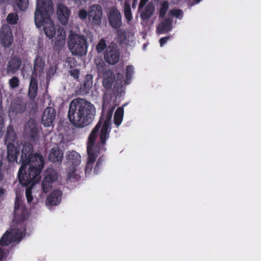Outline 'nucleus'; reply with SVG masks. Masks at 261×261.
I'll use <instances>...</instances> for the list:
<instances>
[{
	"label": "nucleus",
	"mask_w": 261,
	"mask_h": 261,
	"mask_svg": "<svg viewBox=\"0 0 261 261\" xmlns=\"http://www.w3.org/2000/svg\"><path fill=\"white\" fill-rule=\"evenodd\" d=\"M124 111L121 107L118 108L114 115V122L116 125L119 126L122 122L123 117Z\"/></svg>",
	"instance_id": "27"
},
{
	"label": "nucleus",
	"mask_w": 261,
	"mask_h": 261,
	"mask_svg": "<svg viewBox=\"0 0 261 261\" xmlns=\"http://www.w3.org/2000/svg\"><path fill=\"white\" fill-rule=\"evenodd\" d=\"M45 60L40 57H37L34 62V72L32 75L36 76L40 75L43 72Z\"/></svg>",
	"instance_id": "16"
},
{
	"label": "nucleus",
	"mask_w": 261,
	"mask_h": 261,
	"mask_svg": "<svg viewBox=\"0 0 261 261\" xmlns=\"http://www.w3.org/2000/svg\"><path fill=\"white\" fill-rule=\"evenodd\" d=\"M66 158L67 164L71 167L67 173L68 179L71 182L79 180L81 176L76 170L75 167L81 163L80 154L75 151H69L66 153Z\"/></svg>",
	"instance_id": "6"
},
{
	"label": "nucleus",
	"mask_w": 261,
	"mask_h": 261,
	"mask_svg": "<svg viewBox=\"0 0 261 261\" xmlns=\"http://www.w3.org/2000/svg\"><path fill=\"white\" fill-rule=\"evenodd\" d=\"M119 49L115 44L112 43L107 47L104 54V59L107 62L115 64L119 61Z\"/></svg>",
	"instance_id": "9"
},
{
	"label": "nucleus",
	"mask_w": 261,
	"mask_h": 261,
	"mask_svg": "<svg viewBox=\"0 0 261 261\" xmlns=\"http://www.w3.org/2000/svg\"><path fill=\"white\" fill-rule=\"evenodd\" d=\"M9 85L11 88H15L19 86V80L17 77L14 76L9 80Z\"/></svg>",
	"instance_id": "37"
},
{
	"label": "nucleus",
	"mask_w": 261,
	"mask_h": 261,
	"mask_svg": "<svg viewBox=\"0 0 261 261\" xmlns=\"http://www.w3.org/2000/svg\"><path fill=\"white\" fill-rule=\"evenodd\" d=\"M5 193V190L4 189L0 188V197L2 196Z\"/></svg>",
	"instance_id": "46"
},
{
	"label": "nucleus",
	"mask_w": 261,
	"mask_h": 261,
	"mask_svg": "<svg viewBox=\"0 0 261 261\" xmlns=\"http://www.w3.org/2000/svg\"><path fill=\"white\" fill-rule=\"evenodd\" d=\"M70 74L71 75H72L74 78H77L78 77V74H79V71L77 70H71L70 71Z\"/></svg>",
	"instance_id": "43"
},
{
	"label": "nucleus",
	"mask_w": 261,
	"mask_h": 261,
	"mask_svg": "<svg viewBox=\"0 0 261 261\" xmlns=\"http://www.w3.org/2000/svg\"><path fill=\"white\" fill-rule=\"evenodd\" d=\"M2 155L0 154V167L2 166Z\"/></svg>",
	"instance_id": "47"
},
{
	"label": "nucleus",
	"mask_w": 261,
	"mask_h": 261,
	"mask_svg": "<svg viewBox=\"0 0 261 261\" xmlns=\"http://www.w3.org/2000/svg\"><path fill=\"white\" fill-rule=\"evenodd\" d=\"M35 183H33V182H31L29 184H31V186L28 187L26 189L25 191V195L26 197L28 200V203H30L32 201V200L33 199V196L32 194V188L33 185H34Z\"/></svg>",
	"instance_id": "32"
},
{
	"label": "nucleus",
	"mask_w": 261,
	"mask_h": 261,
	"mask_svg": "<svg viewBox=\"0 0 261 261\" xmlns=\"http://www.w3.org/2000/svg\"><path fill=\"white\" fill-rule=\"evenodd\" d=\"M172 29V22L169 20H166L161 22L158 27L156 32L159 34L167 33Z\"/></svg>",
	"instance_id": "23"
},
{
	"label": "nucleus",
	"mask_w": 261,
	"mask_h": 261,
	"mask_svg": "<svg viewBox=\"0 0 261 261\" xmlns=\"http://www.w3.org/2000/svg\"><path fill=\"white\" fill-rule=\"evenodd\" d=\"M168 4L166 2H163L161 4V6L160 9V16L161 17L164 16L167 10L168 9Z\"/></svg>",
	"instance_id": "35"
},
{
	"label": "nucleus",
	"mask_w": 261,
	"mask_h": 261,
	"mask_svg": "<svg viewBox=\"0 0 261 261\" xmlns=\"http://www.w3.org/2000/svg\"><path fill=\"white\" fill-rule=\"evenodd\" d=\"M61 199V192L60 191L53 192L47 199V203L50 205L58 204Z\"/></svg>",
	"instance_id": "19"
},
{
	"label": "nucleus",
	"mask_w": 261,
	"mask_h": 261,
	"mask_svg": "<svg viewBox=\"0 0 261 261\" xmlns=\"http://www.w3.org/2000/svg\"><path fill=\"white\" fill-rule=\"evenodd\" d=\"M148 0H141L139 8H142Z\"/></svg>",
	"instance_id": "45"
},
{
	"label": "nucleus",
	"mask_w": 261,
	"mask_h": 261,
	"mask_svg": "<svg viewBox=\"0 0 261 261\" xmlns=\"http://www.w3.org/2000/svg\"><path fill=\"white\" fill-rule=\"evenodd\" d=\"M8 159L10 162H14L16 159V151L14 146L10 143L8 144Z\"/></svg>",
	"instance_id": "26"
},
{
	"label": "nucleus",
	"mask_w": 261,
	"mask_h": 261,
	"mask_svg": "<svg viewBox=\"0 0 261 261\" xmlns=\"http://www.w3.org/2000/svg\"><path fill=\"white\" fill-rule=\"evenodd\" d=\"M67 44L72 55L79 57L86 55L88 44L86 39L83 35L71 32L68 38Z\"/></svg>",
	"instance_id": "5"
},
{
	"label": "nucleus",
	"mask_w": 261,
	"mask_h": 261,
	"mask_svg": "<svg viewBox=\"0 0 261 261\" xmlns=\"http://www.w3.org/2000/svg\"><path fill=\"white\" fill-rule=\"evenodd\" d=\"M92 85L93 77L91 75H88L84 82V87L86 90H89L92 87Z\"/></svg>",
	"instance_id": "34"
},
{
	"label": "nucleus",
	"mask_w": 261,
	"mask_h": 261,
	"mask_svg": "<svg viewBox=\"0 0 261 261\" xmlns=\"http://www.w3.org/2000/svg\"><path fill=\"white\" fill-rule=\"evenodd\" d=\"M63 155L62 151L58 146H56L51 149L48 158L51 162H60L62 160Z\"/></svg>",
	"instance_id": "17"
},
{
	"label": "nucleus",
	"mask_w": 261,
	"mask_h": 261,
	"mask_svg": "<svg viewBox=\"0 0 261 261\" xmlns=\"http://www.w3.org/2000/svg\"><path fill=\"white\" fill-rule=\"evenodd\" d=\"M124 12L125 14V17L128 21H130L132 20L133 17L131 12V9L130 6L126 2L125 3L124 6Z\"/></svg>",
	"instance_id": "30"
},
{
	"label": "nucleus",
	"mask_w": 261,
	"mask_h": 261,
	"mask_svg": "<svg viewBox=\"0 0 261 261\" xmlns=\"http://www.w3.org/2000/svg\"><path fill=\"white\" fill-rule=\"evenodd\" d=\"M102 17V11L100 6L94 5L91 6L88 11V18L93 25H99Z\"/></svg>",
	"instance_id": "10"
},
{
	"label": "nucleus",
	"mask_w": 261,
	"mask_h": 261,
	"mask_svg": "<svg viewBox=\"0 0 261 261\" xmlns=\"http://www.w3.org/2000/svg\"><path fill=\"white\" fill-rule=\"evenodd\" d=\"M114 82V75L113 73L109 71L106 72L104 74L103 80V86L108 89L110 88L113 84Z\"/></svg>",
	"instance_id": "25"
},
{
	"label": "nucleus",
	"mask_w": 261,
	"mask_h": 261,
	"mask_svg": "<svg viewBox=\"0 0 261 261\" xmlns=\"http://www.w3.org/2000/svg\"><path fill=\"white\" fill-rule=\"evenodd\" d=\"M57 179V172L52 169H48L45 172L44 178L42 182L43 191L45 193L51 188L53 183Z\"/></svg>",
	"instance_id": "11"
},
{
	"label": "nucleus",
	"mask_w": 261,
	"mask_h": 261,
	"mask_svg": "<svg viewBox=\"0 0 261 261\" xmlns=\"http://www.w3.org/2000/svg\"><path fill=\"white\" fill-rule=\"evenodd\" d=\"M66 33L63 29L59 28L57 31L55 45L58 48H61L65 44Z\"/></svg>",
	"instance_id": "18"
},
{
	"label": "nucleus",
	"mask_w": 261,
	"mask_h": 261,
	"mask_svg": "<svg viewBox=\"0 0 261 261\" xmlns=\"http://www.w3.org/2000/svg\"><path fill=\"white\" fill-rule=\"evenodd\" d=\"M24 110V108L23 105H18L16 106V109L15 111L16 113H19L23 111Z\"/></svg>",
	"instance_id": "42"
},
{
	"label": "nucleus",
	"mask_w": 261,
	"mask_h": 261,
	"mask_svg": "<svg viewBox=\"0 0 261 261\" xmlns=\"http://www.w3.org/2000/svg\"><path fill=\"white\" fill-rule=\"evenodd\" d=\"M24 236L23 231L18 228L10 229L3 236L0 243L2 245H8L13 242H19Z\"/></svg>",
	"instance_id": "7"
},
{
	"label": "nucleus",
	"mask_w": 261,
	"mask_h": 261,
	"mask_svg": "<svg viewBox=\"0 0 261 261\" xmlns=\"http://www.w3.org/2000/svg\"><path fill=\"white\" fill-rule=\"evenodd\" d=\"M95 114L93 105L84 99L76 98L69 105L68 116L73 125L82 127L92 121Z\"/></svg>",
	"instance_id": "3"
},
{
	"label": "nucleus",
	"mask_w": 261,
	"mask_h": 261,
	"mask_svg": "<svg viewBox=\"0 0 261 261\" xmlns=\"http://www.w3.org/2000/svg\"><path fill=\"white\" fill-rule=\"evenodd\" d=\"M56 111L51 107L46 108L43 113L42 118V124L47 127L51 126L56 118Z\"/></svg>",
	"instance_id": "13"
},
{
	"label": "nucleus",
	"mask_w": 261,
	"mask_h": 261,
	"mask_svg": "<svg viewBox=\"0 0 261 261\" xmlns=\"http://www.w3.org/2000/svg\"><path fill=\"white\" fill-rule=\"evenodd\" d=\"M115 109L112 108L108 112L106 119H100L91 132L87 145L88 160L86 172H90L99 154L105 150V145L111 131V120Z\"/></svg>",
	"instance_id": "1"
},
{
	"label": "nucleus",
	"mask_w": 261,
	"mask_h": 261,
	"mask_svg": "<svg viewBox=\"0 0 261 261\" xmlns=\"http://www.w3.org/2000/svg\"><path fill=\"white\" fill-rule=\"evenodd\" d=\"M29 216V213L22 203L20 198L16 197L14 211V221L21 222L25 220Z\"/></svg>",
	"instance_id": "8"
},
{
	"label": "nucleus",
	"mask_w": 261,
	"mask_h": 261,
	"mask_svg": "<svg viewBox=\"0 0 261 261\" xmlns=\"http://www.w3.org/2000/svg\"><path fill=\"white\" fill-rule=\"evenodd\" d=\"M134 67L132 65H128L126 68V83L128 84V81L131 79L132 74L134 73Z\"/></svg>",
	"instance_id": "33"
},
{
	"label": "nucleus",
	"mask_w": 261,
	"mask_h": 261,
	"mask_svg": "<svg viewBox=\"0 0 261 261\" xmlns=\"http://www.w3.org/2000/svg\"><path fill=\"white\" fill-rule=\"evenodd\" d=\"M18 20V16L15 13H12L8 14L7 17V21L11 24H15Z\"/></svg>",
	"instance_id": "29"
},
{
	"label": "nucleus",
	"mask_w": 261,
	"mask_h": 261,
	"mask_svg": "<svg viewBox=\"0 0 261 261\" xmlns=\"http://www.w3.org/2000/svg\"><path fill=\"white\" fill-rule=\"evenodd\" d=\"M109 21L114 28H118L121 25V16L118 10L115 8L110 10L108 15Z\"/></svg>",
	"instance_id": "14"
},
{
	"label": "nucleus",
	"mask_w": 261,
	"mask_h": 261,
	"mask_svg": "<svg viewBox=\"0 0 261 261\" xmlns=\"http://www.w3.org/2000/svg\"><path fill=\"white\" fill-rule=\"evenodd\" d=\"M21 65L20 60L17 57L12 58L8 63L7 72L15 73L18 70Z\"/></svg>",
	"instance_id": "20"
},
{
	"label": "nucleus",
	"mask_w": 261,
	"mask_h": 261,
	"mask_svg": "<svg viewBox=\"0 0 261 261\" xmlns=\"http://www.w3.org/2000/svg\"><path fill=\"white\" fill-rule=\"evenodd\" d=\"M88 16V13L84 9H81L79 11V16L81 19H85Z\"/></svg>",
	"instance_id": "39"
},
{
	"label": "nucleus",
	"mask_w": 261,
	"mask_h": 261,
	"mask_svg": "<svg viewBox=\"0 0 261 261\" xmlns=\"http://www.w3.org/2000/svg\"><path fill=\"white\" fill-rule=\"evenodd\" d=\"M154 6L149 3L141 11V17L143 19H148L154 12Z\"/></svg>",
	"instance_id": "22"
},
{
	"label": "nucleus",
	"mask_w": 261,
	"mask_h": 261,
	"mask_svg": "<svg viewBox=\"0 0 261 261\" xmlns=\"http://www.w3.org/2000/svg\"><path fill=\"white\" fill-rule=\"evenodd\" d=\"M12 150H13V149H12V148H11L10 149V152H12Z\"/></svg>",
	"instance_id": "50"
},
{
	"label": "nucleus",
	"mask_w": 261,
	"mask_h": 261,
	"mask_svg": "<svg viewBox=\"0 0 261 261\" xmlns=\"http://www.w3.org/2000/svg\"><path fill=\"white\" fill-rule=\"evenodd\" d=\"M99 165V160L98 161V162L96 164V166L95 167V169H97L98 168V165Z\"/></svg>",
	"instance_id": "48"
},
{
	"label": "nucleus",
	"mask_w": 261,
	"mask_h": 261,
	"mask_svg": "<svg viewBox=\"0 0 261 261\" xmlns=\"http://www.w3.org/2000/svg\"><path fill=\"white\" fill-rule=\"evenodd\" d=\"M201 0H195L196 3L197 4L199 3Z\"/></svg>",
	"instance_id": "49"
},
{
	"label": "nucleus",
	"mask_w": 261,
	"mask_h": 261,
	"mask_svg": "<svg viewBox=\"0 0 261 261\" xmlns=\"http://www.w3.org/2000/svg\"><path fill=\"white\" fill-rule=\"evenodd\" d=\"M54 10L51 0H37L35 13V22L37 28H42L45 36L53 38L56 33L55 24L50 18Z\"/></svg>",
	"instance_id": "4"
},
{
	"label": "nucleus",
	"mask_w": 261,
	"mask_h": 261,
	"mask_svg": "<svg viewBox=\"0 0 261 261\" xmlns=\"http://www.w3.org/2000/svg\"><path fill=\"white\" fill-rule=\"evenodd\" d=\"M4 120L2 117H0V137L3 135L4 130Z\"/></svg>",
	"instance_id": "40"
},
{
	"label": "nucleus",
	"mask_w": 261,
	"mask_h": 261,
	"mask_svg": "<svg viewBox=\"0 0 261 261\" xmlns=\"http://www.w3.org/2000/svg\"><path fill=\"white\" fill-rule=\"evenodd\" d=\"M26 132L30 135L31 137L34 138L37 133L36 123L33 120H30L25 127Z\"/></svg>",
	"instance_id": "24"
},
{
	"label": "nucleus",
	"mask_w": 261,
	"mask_h": 261,
	"mask_svg": "<svg viewBox=\"0 0 261 261\" xmlns=\"http://www.w3.org/2000/svg\"><path fill=\"white\" fill-rule=\"evenodd\" d=\"M37 90L38 85L36 76L32 75L29 89V95L31 98H34L36 96Z\"/></svg>",
	"instance_id": "21"
},
{
	"label": "nucleus",
	"mask_w": 261,
	"mask_h": 261,
	"mask_svg": "<svg viewBox=\"0 0 261 261\" xmlns=\"http://www.w3.org/2000/svg\"><path fill=\"white\" fill-rule=\"evenodd\" d=\"M7 0H0V3H3ZM14 3L18 9L22 11L25 10L28 6V0H14Z\"/></svg>",
	"instance_id": "28"
},
{
	"label": "nucleus",
	"mask_w": 261,
	"mask_h": 261,
	"mask_svg": "<svg viewBox=\"0 0 261 261\" xmlns=\"http://www.w3.org/2000/svg\"><path fill=\"white\" fill-rule=\"evenodd\" d=\"M169 39V37H168L161 38L160 40V46L161 47L163 46V45L165 44L168 41Z\"/></svg>",
	"instance_id": "41"
},
{
	"label": "nucleus",
	"mask_w": 261,
	"mask_h": 261,
	"mask_svg": "<svg viewBox=\"0 0 261 261\" xmlns=\"http://www.w3.org/2000/svg\"><path fill=\"white\" fill-rule=\"evenodd\" d=\"M32 149L31 145L26 144L22 149L21 166L18 176L19 182L23 186L39 181L44 165V158L40 154L32 153Z\"/></svg>",
	"instance_id": "2"
},
{
	"label": "nucleus",
	"mask_w": 261,
	"mask_h": 261,
	"mask_svg": "<svg viewBox=\"0 0 261 261\" xmlns=\"http://www.w3.org/2000/svg\"><path fill=\"white\" fill-rule=\"evenodd\" d=\"M0 39L1 43L5 47L9 46L13 40L12 33L9 26L3 25L0 30Z\"/></svg>",
	"instance_id": "12"
},
{
	"label": "nucleus",
	"mask_w": 261,
	"mask_h": 261,
	"mask_svg": "<svg viewBox=\"0 0 261 261\" xmlns=\"http://www.w3.org/2000/svg\"><path fill=\"white\" fill-rule=\"evenodd\" d=\"M65 66L70 68H73L75 66V59L72 57H69L66 59Z\"/></svg>",
	"instance_id": "36"
},
{
	"label": "nucleus",
	"mask_w": 261,
	"mask_h": 261,
	"mask_svg": "<svg viewBox=\"0 0 261 261\" xmlns=\"http://www.w3.org/2000/svg\"><path fill=\"white\" fill-rule=\"evenodd\" d=\"M57 15L59 21L63 24H66L68 21L70 11L65 6L60 4L57 6Z\"/></svg>",
	"instance_id": "15"
},
{
	"label": "nucleus",
	"mask_w": 261,
	"mask_h": 261,
	"mask_svg": "<svg viewBox=\"0 0 261 261\" xmlns=\"http://www.w3.org/2000/svg\"><path fill=\"white\" fill-rule=\"evenodd\" d=\"M5 255V253L4 252V250L2 248H0V261L2 260Z\"/></svg>",
	"instance_id": "44"
},
{
	"label": "nucleus",
	"mask_w": 261,
	"mask_h": 261,
	"mask_svg": "<svg viewBox=\"0 0 261 261\" xmlns=\"http://www.w3.org/2000/svg\"><path fill=\"white\" fill-rule=\"evenodd\" d=\"M170 14L178 18H180L182 16V12L179 10H172L170 11Z\"/></svg>",
	"instance_id": "38"
},
{
	"label": "nucleus",
	"mask_w": 261,
	"mask_h": 261,
	"mask_svg": "<svg viewBox=\"0 0 261 261\" xmlns=\"http://www.w3.org/2000/svg\"><path fill=\"white\" fill-rule=\"evenodd\" d=\"M106 41L103 39H101L96 46V50L98 53H102L105 49L107 48Z\"/></svg>",
	"instance_id": "31"
}]
</instances>
